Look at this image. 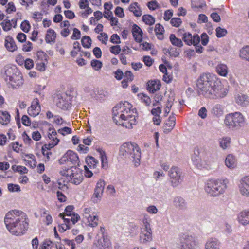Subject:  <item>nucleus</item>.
I'll list each match as a JSON object with an SVG mask.
<instances>
[{"label":"nucleus","instance_id":"f257e3e1","mask_svg":"<svg viewBox=\"0 0 249 249\" xmlns=\"http://www.w3.org/2000/svg\"><path fill=\"white\" fill-rule=\"evenodd\" d=\"M136 109L133 108L132 105L127 101H121L112 108L113 120L117 121L116 118H118L124 121L119 124L129 129L136 124Z\"/></svg>","mask_w":249,"mask_h":249},{"label":"nucleus","instance_id":"f03ea898","mask_svg":"<svg viewBox=\"0 0 249 249\" xmlns=\"http://www.w3.org/2000/svg\"><path fill=\"white\" fill-rule=\"evenodd\" d=\"M4 223L9 231L17 236L23 234L28 227L25 213L17 210L7 213L4 218Z\"/></svg>","mask_w":249,"mask_h":249},{"label":"nucleus","instance_id":"7ed1b4c3","mask_svg":"<svg viewBox=\"0 0 249 249\" xmlns=\"http://www.w3.org/2000/svg\"><path fill=\"white\" fill-rule=\"evenodd\" d=\"M217 77L210 73H204L197 80L196 87L198 93H212L215 91L214 84Z\"/></svg>","mask_w":249,"mask_h":249},{"label":"nucleus","instance_id":"20e7f679","mask_svg":"<svg viewBox=\"0 0 249 249\" xmlns=\"http://www.w3.org/2000/svg\"><path fill=\"white\" fill-rule=\"evenodd\" d=\"M119 155L131 160L135 166L140 165L141 151L135 143L127 142L122 145L119 149Z\"/></svg>","mask_w":249,"mask_h":249},{"label":"nucleus","instance_id":"39448f33","mask_svg":"<svg viewBox=\"0 0 249 249\" xmlns=\"http://www.w3.org/2000/svg\"><path fill=\"white\" fill-rule=\"evenodd\" d=\"M228 183L226 178L208 180L205 183V192L210 196H218L225 192Z\"/></svg>","mask_w":249,"mask_h":249},{"label":"nucleus","instance_id":"423d86ee","mask_svg":"<svg viewBox=\"0 0 249 249\" xmlns=\"http://www.w3.org/2000/svg\"><path fill=\"white\" fill-rule=\"evenodd\" d=\"M245 122V118L240 112L227 114L224 120L225 126L231 130H236L242 127Z\"/></svg>","mask_w":249,"mask_h":249},{"label":"nucleus","instance_id":"0eeeda50","mask_svg":"<svg viewBox=\"0 0 249 249\" xmlns=\"http://www.w3.org/2000/svg\"><path fill=\"white\" fill-rule=\"evenodd\" d=\"M172 186L176 187L182 182L183 176L181 170L177 166H173L168 172Z\"/></svg>","mask_w":249,"mask_h":249},{"label":"nucleus","instance_id":"6e6552de","mask_svg":"<svg viewBox=\"0 0 249 249\" xmlns=\"http://www.w3.org/2000/svg\"><path fill=\"white\" fill-rule=\"evenodd\" d=\"M179 241L181 249H196V242L192 236L183 234L180 236Z\"/></svg>","mask_w":249,"mask_h":249},{"label":"nucleus","instance_id":"1a4fd4ad","mask_svg":"<svg viewBox=\"0 0 249 249\" xmlns=\"http://www.w3.org/2000/svg\"><path fill=\"white\" fill-rule=\"evenodd\" d=\"M105 184V181L102 179H99L97 181L94 193L91 197V200L94 203H97L100 201L103 196Z\"/></svg>","mask_w":249,"mask_h":249},{"label":"nucleus","instance_id":"9d476101","mask_svg":"<svg viewBox=\"0 0 249 249\" xmlns=\"http://www.w3.org/2000/svg\"><path fill=\"white\" fill-rule=\"evenodd\" d=\"M61 164L70 162L72 164H78L79 158L77 154L72 150H68L59 160Z\"/></svg>","mask_w":249,"mask_h":249},{"label":"nucleus","instance_id":"9b49d317","mask_svg":"<svg viewBox=\"0 0 249 249\" xmlns=\"http://www.w3.org/2000/svg\"><path fill=\"white\" fill-rule=\"evenodd\" d=\"M57 106L61 109L68 110L71 107V94H57Z\"/></svg>","mask_w":249,"mask_h":249},{"label":"nucleus","instance_id":"f8f14e48","mask_svg":"<svg viewBox=\"0 0 249 249\" xmlns=\"http://www.w3.org/2000/svg\"><path fill=\"white\" fill-rule=\"evenodd\" d=\"M182 39L184 42L187 45L191 46L193 45L196 46L200 42V37L197 35L192 36L189 32L185 33L183 34Z\"/></svg>","mask_w":249,"mask_h":249},{"label":"nucleus","instance_id":"ddd939ff","mask_svg":"<svg viewBox=\"0 0 249 249\" xmlns=\"http://www.w3.org/2000/svg\"><path fill=\"white\" fill-rule=\"evenodd\" d=\"M239 191L243 196L249 197V176L242 178L239 184Z\"/></svg>","mask_w":249,"mask_h":249},{"label":"nucleus","instance_id":"4468645a","mask_svg":"<svg viewBox=\"0 0 249 249\" xmlns=\"http://www.w3.org/2000/svg\"><path fill=\"white\" fill-rule=\"evenodd\" d=\"M8 79L13 88H19L23 84L22 77L20 75L13 74L12 76H7L6 80Z\"/></svg>","mask_w":249,"mask_h":249},{"label":"nucleus","instance_id":"2eb2a0df","mask_svg":"<svg viewBox=\"0 0 249 249\" xmlns=\"http://www.w3.org/2000/svg\"><path fill=\"white\" fill-rule=\"evenodd\" d=\"M238 221L244 226L249 224V209L244 210L240 212L237 217Z\"/></svg>","mask_w":249,"mask_h":249},{"label":"nucleus","instance_id":"dca6fc26","mask_svg":"<svg viewBox=\"0 0 249 249\" xmlns=\"http://www.w3.org/2000/svg\"><path fill=\"white\" fill-rule=\"evenodd\" d=\"M173 202L174 206L179 210H184L187 208V202L181 196H175L173 198Z\"/></svg>","mask_w":249,"mask_h":249},{"label":"nucleus","instance_id":"f3484780","mask_svg":"<svg viewBox=\"0 0 249 249\" xmlns=\"http://www.w3.org/2000/svg\"><path fill=\"white\" fill-rule=\"evenodd\" d=\"M69 182H71L75 185H78L82 182L83 179L82 173L79 171L75 173H71L70 174L69 176Z\"/></svg>","mask_w":249,"mask_h":249},{"label":"nucleus","instance_id":"a211bd4d","mask_svg":"<svg viewBox=\"0 0 249 249\" xmlns=\"http://www.w3.org/2000/svg\"><path fill=\"white\" fill-rule=\"evenodd\" d=\"M161 84L160 82L158 80H149L147 83V89L149 92H152L153 93L157 90H159L160 88Z\"/></svg>","mask_w":249,"mask_h":249},{"label":"nucleus","instance_id":"6ab92c4d","mask_svg":"<svg viewBox=\"0 0 249 249\" xmlns=\"http://www.w3.org/2000/svg\"><path fill=\"white\" fill-rule=\"evenodd\" d=\"M140 242L145 244L152 240V230H142L140 235Z\"/></svg>","mask_w":249,"mask_h":249},{"label":"nucleus","instance_id":"aec40b11","mask_svg":"<svg viewBox=\"0 0 249 249\" xmlns=\"http://www.w3.org/2000/svg\"><path fill=\"white\" fill-rule=\"evenodd\" d=\"M132 32L135 40L137 42H141L142 38V32L140 27L136 24H133Z\"/></svg>","mask_w":249,"mask_h":249},{"label":"nucleus","instance_id":"412c9836","mask_svg":"<svg viewBox=\"0 0 249 249\" xmlns=\"http://www.w3.org/2000/svg\"><path fill=\"white\" fill-rule=\"evenodd\" d=\"M235 102L242 107H246L249 105V97L246 94H237L235 97Z\"/></svg>","mask_w":249,"mask_h":249},{"label":"nucleus","instance_id":"4be33fe9","mask_svg":"<svg viewBox=\"0 0 249 249\" xmlns=\"http://www.w3.org/2000/svg\"><path fill=\"white\" fill-rule=\"evenodd\" d=\"M220 243L215 238L209 239L205 245V249H220Z\"/></svg>","mask_w":249,"mask_h":249},{"label":"nucleus","instance_id":"5701e85b","mask_svg":"<svg viewBox=\"0 0 249 249\" xmlns=\"http://www.w3.org/2000/svg\"><path fill=\"white\" fill-rule=\"evenodd\" d=\"M4 45L7 50L10 52H14L17 49L14 39L9 36L6 37Z\"/></svg>","mask_w":249,"mask_h":249},{"label":"nucleus","instance_id":"b1692460","mask_svg":"<svg viewBox=\"0 0 249 249\" xmlns=\"http://www.w3.org/2000/svg\"><path fill=\"white\" fill-rule=\"evenodd\" d=\"M56 34L55 31L52 29H49L45 36V41L47 43H54L55 41Z\"/></svg>","mask_w":249,"mask_h":249},{"label":"nucleus","instance_id":"393cba45","mask_svg":"<svg viewBox=\"0 0 249 249\" xmlns=\"http://www.w3.org/2000/svg\"><path fill=\"white\" fill-rule=\"evenodd\" d=\"M225 165L229 168H234L236 165V160L234 156L231 154H229L227 156L225 160Z\"/></svg>","mask_w":249,"mask_h":249},{"label":"nucleus","instance_id":"a878e982","mask_svg":"<svg viewBox=\"0 0 249 249\" xmlns=\"http://www.w3.org/2000/svg\"><path fill=\"white\" fill-rule=\"evenodd\" d=\"M10 115L6 111H0V123L2 125H7L10 121Z\"/></svg>","mask_w":249,"mask_h":249},{"label":"nucleus","instance_id":"bb28decb","mask_svg":"<svg viewBox=\"0 0 249 249\" xmlns=\"http://www.w3.org/2000/svg\"><path fill=\"white\" fill-rule=\"evenodd\" d=\"M216 71L220 76L225 77L228 74V69L227 66L223 63H219L216 67Z\"/></svg>","mask_w":249,"mask_h":249},{"label":"nucleus","instance_id":"cd10ccee","mask_svg":"<svg viewBox=\"0 0 249 249\" xmlns=\"http://www.w3.org/2000/svg\"><path fill=\"white\" fill-rule=\"evenodd\" d=\"M92 249H111V247L109 242H106L103 239V241H98L97 243L95 244Z\"/></svg>","mask_w":249,"mask_h":249},{"label":"nucleus","instance_id":"c85d7f7f","mask_svg":"<svg viewBox=\"0 0 249 249\" xmlns=\"http://www.w3.org/2000/svg\"><path fill=\"white\" fill-rule=\"evenodd\" d=\"M169 39L173 46L178 48H181L183 46L182 41L180 39L177 38L175 34H171L169 36Z\"/></svg>","mask_w":249,"mask_h":249},{"label":"nucleus","instance_id":"c756f323","mask_svg":"<svg viewBox=\"0 0 249 249\" xmlns=\"http://www.w3.org/2000/svg\"><path fill=\"white\" fill-rule=\"evenodd\" d=\"M129 10L133 12L136 17H140L142 14L140 8L138 6L137 2L131 4L129 7Z\"/></svg>","mask_w":249,"mask_h":249},{"label":"nucleus","instance_id":"7c9ffc66","mask_svg":"<svg viewBox=\"0 0 249 249\" xmlns=\"http://www.w3.org/2000/svg\"><path fill=\"white\" fill-rule=\"evenodd\" d=\"M97 151L100 154V156L102 162V167L103 168L106 169L107 167L108 163L106 152L101 149H98Z\"/></svg>","mask_w":249,"mask_h":249},{"label":"nucleus","instance_id":"2f4dec72","mask_svg":"<svg viewBox=\"0 0 249 249\" xmlns=\"http://www.w3.org/2000/svg\"><path fill=\"white\" fill-rule=\"evenodd\" d=\"M231 139L229 137H225L219 139L220 147L223 149H226L230 146Z\"/></svg>","mask_w":249,"mask_h":249},{"label":"nucleus","instance_id":"473e14b6","mask_svg":"<svg viewBox=\"0 0 249 249\" xmlns=\"http://www.w3.org/2000/svg\"><path fill=\"white\" fill-rule=\"evenodd\" d=\"M239 55L242 59L249 62V46L243 47L240 51Z\"/></svg>","mask_w":249,"mask_h":249},{"label":"nucleus","instance_id":"72a5a7b5","mask_svg":"<svg viewBox=\"0 0 249 249\" xmlns=\"http://www.w3.org/2000/svg\"><path fill=\"white\" fill-rule=\"evenodd\" d=\"M91 101L95 103H102L106 100V94H90Z\"/></svg>","mask_w":249,"mask_h":249},{"label":"nucleus","instance_id":"f704fd0d","mask_svg":"<svg viewBox=\"0 0 249 249\" xmlns=\"http://www.w3.org/2000/svg\"><path fill=\"white\" fill-rule=\"evenodd\" d=\"M212 113L217 117L222 116L223 114V108L220 105H215L212 109Z\"/></svg>","mask_w":249,"mask_h":249},{"label":"nucleus","instance_id":"c9c22d12","mask_svg":"<svg viewBox=\"0 0 249 249\" xmlns=\"http://www.w3.org/2000/svg\"><path fill=\"white\" fill-rule=\"evenodd\" d=\"M192 161L198 168H201L203 167L204 164L200 158V157L195 153L194 155L192 157Z\"/></svg>","mask_w":249,"mask_h":249},{"label":"nucleus","instance_id":"e433bc0d","mask_svg":"<svg viewBox=\"0 0 249 249\" xmlns=\"http://www.w3.org/2000/svg\"><path fill=\"white\" fill-rule=\"evenodd\" d=\"M142 20L149 25H152L155 22V18L151 15H144L142 17Z\"/></svg>","mask_w":249,"mask_h":249},{"label":"nucleus","instance_id":"4c0bfd02","mask_svg":"<svg viewBox=\"0 0 249 249\" xmlns=\"http://www.w3.org/2000/svg\"><path fill=\"white\" fill-rule=\"evenodd\" d=\"M86 161L90 168H95L98 163V161L92 156H88L86 159Z\"/></svg>","mask_w":249,"mask_h":249},{"label":"nucleus","instance_id":"58836bf2","mask_svg":"<svg viewBox=\"0 0 249 249\" xmlns=\"http://www.w3.org/2000/svg\"><path fill=\"white\" fill-rule=\"evenodd\" d=\"M49 133L48 135V138L50 142H56L57 140H59L57 138V133L54 128H50L49 129Z\"/></svg>","mask_w":249,"mask_h":249},{"label":"nucleus","instance_id":"ea45409f","mask_svg":"<svg viewBox=\"0 0 249 249\" xmlns=\"http://www.w3.org/2000/svg\"><path fill=\"white\" fill-rule=\"evenodd\" d=\"M92 40L89 36H85L81 39V43L83 47L89 48L91 47Z\"/></svg>","mask_w":249,"mask_h":249},{"label":"nucleus","instance_id":"a19ab883","mask_svg":"<svg viewBox=\"0 0 249 249\" xmlns=\"http://www.w3.org/2000/svg\"><path fill=\"white\" fill-rule=\"evenodd\" d=\"M85 217L87 218L88 222L89 223V226L95 227L97 226L98 219L96 216L89 215V216L85 215Z\"/></svg>","mask_w":249,"mask_h":249},{"label":"nucleus","instance_id":"79ce46f5","mask_svg":"<svg viewBox=\"0 0 249 249\" xmlns=\"http://www.w3.org/2000/svg\"><path fill=\"white\" fill-rule=\"evenodd\" d=\"M69 179L70 178L68 177H67V178L63 177L59 178L58 180V185H62V186H59L58 188L61 190H63L64 188L67 189L68 187L66 186V183L69 182Z\"/></svg>","mask_w":249,"mask_h":249},{"label":"nucleus","instance_id":"37998d69","mask_svg":"<svg viewBox=\"0 0 249 249\" xmlns=\"http://www.w3.org/2000/svg\"><path fill=\"white\" fill-rule=\"evenodd\" d=\"M176 124V118L174 115L170 116L168 119L165 123V125L170 128L173 129Z\"/></svg>","mask_w":249,"mask_h":249},{"label":"nucleus","instance_id":"c03bdc74","mask_svg":"<svg viewBox=\"0 0 249 249\" xmlns=\"http://www.w3.org/2000/svg\"><path fill=\"white\" fill-rule=\"evenodd\" d=\"M36 58L38 61L47 62L48 55L43 51H39L36 53Z\"/></svg>","mask_w":249,"mask_h":249},{"label":"nucleus","instance_id":"a18cd8bd","mask_svg":"<svg viewBox=\"0 0 249 249\" xmlns=\"http://www.w3.org/2000/svg\"><path fill=\"white\" fill-rule=\"evenodd\" d=\"M142 230H151L149 222V220L147 215H144L142 220Z\"/></svg>","mask_w":249,"mask_h":249},{"label":"nucleus","instance_id":"49530a36","mask_svg":"<svg viewBox=\"0 0 249 249\" xmlns=\"http://www.w3.org/2000/svg\"><path fill=\"white\" fill-rule=\"evenodd\" d=\"M137 96L146 106H149L151 104V99L147 94H137Z\"/></svg>","mask_w":249,"mask_h":249},{"label":"nucleus","instance_id":"de8ad7c7","mask_svg":"<svg viewBox=\"0 0 249 249\" xmlns=\"http://www.w3.org/2000/svg\"><path fill=\"white\" fill-rule=\"evenodd\" d=\"M60 140H57L56 142H50L48 144H44L42 146L41 150L44 151V150H48L50 149L53 148L55 146L57 145Z\"/></svg>","mask_w":249,"mask_h":249},{"label":"nucleus","instance_id":"09e8293b","mask_svg":"<svg viewBox=\"0 0 249 249\" xmlns=\"http://www.w3.org/2000/svg\"><path fill=\"white\" fill-rule=\"evenodd\" d=\"M215 31L216 36L218 38H221L225 36L227 33V31L226 29L222 28L220 27H217Z\"/></svg>","mask_w":249,"mask_h":249},{"label":"nucleus","instance_id":"8fccbe9b","mask_svg":"<svg viewBox=\"0 0 249 249\" xmlns=\"http://www.w3.org/2000/svg\"><path fill=\"white\" fill-rule=\"evenodd\" d=\"M2 29L5 31H8L11 30L12 24L10 20L6 19L3 21L1 23Z\"/></svg>","mask_w":249,"mask_h":249},{"label":"nucleus","instance_id":"3c124183","mask_svg":"<svg viewBox=\"0 0 249 249\" xmlns=\"http://www.w3.org/2000/svg\"><path fill=\"white\" fill-rule=\"evenodd\" d=\"M21 29L25 33H28L31 28L29 22L27 20H24L20 24Z\"/></svg>","mask_w":249,"mask_h":249},{"label":"nucleus","instance_id":"603ef678","mask_svg":"<svg viewBox=\"0 0 249 249\" xmlns=\"http://www.w3.org/2000/svg\"><path fill=\"white\" fill-rule=\"evenodd\" d=\"M91 66L96 71L99 70L102 67V63L98 60L94 59L91 61Z\"/></svg>","mask_w":249,"mask_h":249},{"label":"nucleus","instance_id":"864d4df0","mask_svg":"<svg viewBox=\"0 0 249 249\" xmlns=\"http://www.w3.org/2000/svg\"><path fill=\"white\" fill-rule=\"evenodd\" d=\"M167 52L170 55V56L175 57L178 56L180 53L179 49L173 47H170L169 48Z\"/></svg>","mask_w":249,"mask_h":249},{"label":"nucleus","instance_id":"5fc2aeb1","mask_svg":"<svg viewBox=\"0 0 249 249\" xmlns=\"http://www.w3.org/2000/svg\"><path fill=\"white\" fill-rule=\"evenodd\" d=\"M155 34L158 35H162L164 33V29L160 24H156L154 29Z\"/></svg>","mask_w":249,"mask_h":249},{"label":"nucleus","instance_id":"6e6d98bb","mask_svg":"<svg viewBox=\"0 0 249 249\" xmlns=\"http://www.w3.org/2000/svg\"><path fill=\"white\" fill-rule=\"evenodd\" d=\"M40 109V107H38V109H34L33 107H30L28 109V113L29 115L35 117L39 114Z\"/></svg>","mask_w":249,"mask_h":249},{"label":"nucleus","instance_id":"4d7b16f0","mask_svg":"<svg viewBox=\"0 0 249 249\" xmlns=\"http://www.w3.org/2000/svg\"><path fill=\"white\" fill-rule=\"evenodd\" d=\"M147 6L149 10L154 11L159 8V5L156 0H152L147 3Z\"/></svg>","mask_w":249,"mask_h":249},{"label":"nucleus","instance_id":"13d9d810","mask_svg":"<svg viewBox=\"0 0 249 249\" xmlns=\"http://www.w3.org/2000/svg\"><path fill=\"white\" fill-rule=\"evenodd\" d=\"M81 36V32L79 29L74 28L73 29V34L71 36L72 40H78L80 39Z\"/></svg>","mask_w":249,"mask_h":249},{"label":"nucleus","instance_id":"bf43d9fd","mask_svg":"<svg viewBox=\"0 0 249 249\" xmlns=\"http://www.w3.org/2000/svg\"><path fill=\"white\" fill-rule=\"evenodd\" d=\"M8 189L10 192H19L20 187L18 185L10 183L8 184Z\"/></svg>","mask_w":249,"mask_h":249},{"label":"nucleus","instance_id":"052dcab7","mask_svg":"<svg viewBox=\"0 0 249 249\" xmlns=\"http://www.w3.org/2000/svg\"><path fill=\"white\" fill-rule=\"evenodd\" d=\"M182 23L181 19L179 18H173L171 19L170 23L173 26L178 27Z\"/></svg>","mask_w":249,"mask_h":249},{"label":"nucleus","instance_id":"680f3d73","mask_svg":"<svg viewBox=\"0 0 249 249\" xmlns=\"http://www.w3.org/2000/svg\"><path fill=\"white\" fill-rule=\"evenodd\" d=\"M46 62L38 61L36 63V69L40 71H43L46 69Z\"/></svg>","mask_w":249,"mask_h":249},{"label":"nucleus","instance_id":"e2e57ef3","mask_svg":"<svg viewBox=\"0 0 249 249\" xmlns=\"http://www.w3.org/2000/svg\"><path fill=\"white\" fill-rule=\"evenodd\" d=\"M163 96L161 94H155L154 97V100L153 103V106H156L158 104H160V102L162 101Z\"/></svg>","mask_w":249,"mask_h":249},{"label":"nucleus","instance_id":"0e129e2a","mask_svg":"<svg viewBox=\"0 0 249 249\" xmlns=\"http://www.w3.org/2000/svg\"><path fill=\"white\" fill-rule=\"evenodd\" d=\"M110 41L113 44H119L121 43L120 38L117 34H114L111 36Z\"/></svg>","mask_w":249,"mask_h":249},{"label":"nucleus","instance_id":"69168bd1","mask_svg":"<svg viewBox=\"0 0 249 249\" xmlns=\"http://www.w3.org/2000/svg\"><path fill=\"white\" fill-rule=\"evenodd\" d=\"M16 10V7L14 5V2H10L7 4V7L6 9V12L8 14H10L12 12H15Z\"/></svg>","mask_w":249,"mask_h":249},{"label":"nucleus","instance_id":"338daca9","mask_svg":"<svg viewBox=\"0 0 249 249\" xmlns=\"http://www.w3.org/2000/svg\"><path fill=\"white\" fill-rule=\"evenodd\" d=\"M115 14L119 18L124 17L123 9L119 6H117L114 11Z\"/></svg>","mask_w":249,"mask_h":249},{"label":"nucleus","instance_id":"774afa93","mask_svg":"<svg viewBox=\"0 0 249 249\" xmlns=\"http://www.w3.org/2000/svg\"><path fill=\"white\" fill-rule=\"evenodd\" d=\"M110 52L114 54H118L121 51L119 45L112 46L110 48Z\"/></svg>","mask_w":249,"mask_h":249}]
</instances>
